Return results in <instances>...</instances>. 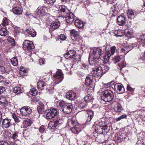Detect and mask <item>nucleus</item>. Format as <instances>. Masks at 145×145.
I'll return each mask as SVG.
<instances>
[{"label": "nucleus", "mask_w": 145, "mask_h": 145, "mask_svg": "<svg viewBox=\"0 0 145 145\" xmlns=\"http://www.w3.org/2000/svg\"><path fill=\"white\" fill-rule=\"evenodd\" d=\"M57 11L60 16L65 18L67 23L70 24L73 22L74 17L73 13L67 10L65 6H59Z\"/></svg>", "instance_id": "obj_1"}, {"label": "nucleus", "mask_w": 145, "mask_h": 145, "mask_svg": "<svg viewBox=\"0 0 145 145\" xmlns=\"http://www.w3.org/2000/svg\"><path fill=\"white\" fill-rule=\"evenodd\" d=\"M102 49L100 48H94L89 54V61L90 65H95L101 56H102Z\"/></svg>", "instance_id": "obj_2"}, {"label": "nucleus", "mask_w": 145, "mask_h": 145, "mask_svg": "<svg viewBox=\"0 0 145 145\" xmlns=\"http://www.w3.org/2000/svg\"><path fill=\"white\" fill-rule=\"evenodd\" d=\"M109 67L106 65H101V66H96L93 68V76L97 78L95 80L100 79L102 76L108 70Z\"/></svg>", "instance_id": "obj_3"}, {"label": "nucleus", "mask_w": 145, "mask_h": 145, "mask_svg": "<svg viewBox=\"0 0 145 145\" xmlns=\"http://www.w3.org/2000/svg\"><path fill=\"white\" fill-rule=\"evenodd\" d=\"M67 124L71 127V130L73 133L78 134L81 131V126L76 121L75 118H70L68 120Z\"/></svg>", "instance_id": "obj_4"}, {"label": "nucleus", "mask_w": 145, "mask_h": 145, "mask_svg": "<svg viewBox=\"0 0 145 145\" xmlns=\"http://www.w3.org/2000/svg\"><path fill=\"white\" fill-rule=\"evenodd\" d=\"M103 95L101 96V99L105 102L112 101L114 98L113 93L110 90L106 89L102 92Z\"/></svg>", "instance_id": "obj_5"}, {"label": "nucleus", "mask_w": 145, "mask_h": 145, "mask_svg": "<svg viewBox=\"0 0 145 145\" xmlns=\"http://www.w3.org/2000/svg\"><path fill=\"white\" fill-rule=\"evenodd\" d=\"M59 106L63 112L66 114H69L72 111L73 107L70 103H65L63 101H61L58 103Z\"/></svg>", "instance_id": "obj_6"}, {"label": "nucleus", "mask_w": 145, "mask_h": 145, "mask_svg": "<svg viewBox=\"0 0 145 145\" xmlns=\"http://www.w3.org/2000/svg\"><path fill=\"white\" fill-rule=\"evenodd\" d=\"M46 118L51 119L56 116L58 114L57 110L55 108H51L46 110Z\"/></svg>", "instance_id": "obj_7"}, {"label": "nucleus", "mask_w": 145, "mask_h": 145, "mask_svg": "<svg viewBox=\"0 0 145 145\" xmlns=\"http://www.w3.org/2000/svg\"><path fill=\"white\" fill-rule=\"evenodd\" d=\"M23 48L25 50H27L32 53L35 48V46L33 42L31 41L25 40L23 43Z\"/></svg>", "instance_id": "obj_8"}, {"label": "nucleus", "mask_w": 145, "mask_h": 145, "mask_svg": "<svg viewBox=\"0 0 145 145\" xmlns=\"http://www.w3.org/2000/svg\"><path fill=\"white\" fill-rule=\"evenodd\" d=\"M56 84H58L61 82L63 78V74L61 70H58L56 72L55 75L53 76Z\"/></svg>", "instance_id": "obj_9"}, {"label": "nucleus", "mask_w": 145, "mask_h": 145, "mask_svg": "<svg viewBox=\"0 0 145 145\" xmlns=\"http://www.w3.org/2000/svg\"><path fill=\"white\" fill-rule=\"evenodd\" d=\"M109 46H106L105 48V55L106 56H107V57L108 58L112 55L114 54L116 50V47L115 46H112L109 49Z\"/></svg>", "instance_id": "obj_10"}, {"label": "nucleus", "mask_w": 145, "mask_h": 145, "mask_svg": "<svg viewBox=\"0 0 145 145\" xmlns=\"http://www.w3.org/2000/svg\"><path fill=\"white\" fill-rule=\"evenodd\" d=\"M32 110L28 106H24L20 109V112L22 115L24 116L29 115L31 113Z\"/></svg>", "instance_id": "obj_11"}, {"label": "nucleus", "mask_w": 145, "mask_h": 145, "mask_svg": "<svg viewBox=\"0 0 145 145\" xmlns=\"http://www.w3.org/2000/svg\"><path fill=\"white\" fill-rule=\"evenodd\" d=\"M98 124L102 127H103L105 133H107L109 132L110 129V127L106 121H100Z\"/></svg>", "instance_id": "obj_12"}, {"label": "nucleus", "mask_w": 145, "mask_h": 145, "mask_svg": "<svg viewBox=\"0 0 145 145\" xmlns=\"http://www.w3.org/2000/svg\"><path fill=\"white\" fill-rule=\"evenodd\" d=\"M115 90L119 93H123L125 91L124 88L123 86L120 83L116 84L114 86Z\"/></svg>", "instance_id": "obj_13"}, {"label": "nucleus", "mask_w": 145, "mask_h": 145, "mask_svg": "<svg viewBox=\"0 0 145 145\" xmlns=\"http://www.w3.org/2000/svg\"><path fill=\"white\" fill-rule=\"evenodd\" d=\"M71 37L74 41H76L79 37V32L74 29H72L71 32Z\"/></svg>", "instance_id": "obj_14"}, {"label": "nucleus", "mask_w": 145, "mask_h": 145, "mask_svg": "<svg viewBox=\"0 0 145 145\" xmlns=\"http://www.w3.org/2000/svg\"><path fill=\"white\" fill-rule=\"evenodd\" d=\"M66 96L67 99L71 100H74L76 98V93L71 91L67 92Z\"/></svg>", "instance_id": "obj_15"}, {"label": "nucleus", "mask_w": 145, "mask_h": 145, "mask_svg": "<svg viewBox=\"0 0 145 145\" xmlns=\"http://www.w3.org/2000/svg\"><path fill=\"white\" fill-rule=\"evenodd\" d=\"M76 54V52L73 50L69 51L64 55L65 57L67 59H71L74 57Z\"/></svg>", "instance_id": "obj_16"}, {"label": "nucleus", "mask_w": 145, "mask_h": 145, "mask_svg": "<svg viewBox=\"0 0 145 145\" xmlns=\"http://www.w3.org/2000/svg\"><path fill=\"white\" fill-rule=\"evenodd\" d=\"M87 113L88 116L86 124L88 125L91 123V121L93 116V112L91 110H89L87 111Z\"/></svg>", "instance_id": "obj_17"}, {"label": "nucleus", "mask_w": 145, "mask_h": 145, "mask_svg": "<svg viewBox=\"0 0 145 145\" xmlns=\"http://www.w3.org/2000/svg\"><path fill=\"white\" fill-rule=\"evenodd\" d=\"M95 127V130L96 132L99 134H106L107 133H105L104 132V130L103 129V127H102L98 123L95 124L93 125V127Z\"/></svg>", "instance_id": "obj_18"}, {"label": "nucleus", "mask_w": 145, "mask_h": 145, "mask_svg": "<svg viewBox=\"0 0 145 145\" xmlns=\"http://www.w3.org/2000/svg\"><path fill=\"white\" fill-rule=\"evenodd\" d=\"M93 76V75H88L86 77L85 80V84L87 86L92 85Z\"/></svg>", "instance_id": "obj_19"}, {"label": "nucleus", "mask_w": 145, "mask_h": 145, "mask_svg": "<svg viewBox=\"0 0 145 145\" xmlns=\"http://www.w3.org/2000/svg\"><path fill=\"white\" fill-rule=\"evenodd\" d=\"M125 22V17L122 16H118L117 19V23L120 25L122 26Z\"/></svg>", "instance_id": "obj_20"}, {"label": "nucleus", "mask_w": 145, "mask_h": 145, "mask_svg": "<svg viewBox=\"0 0 145 145\" xmlns=\"http://www.w3.org/2000/svg\"><path fill=\"white\" fill-rule=\"evenodd\" d=\"M46 8L45 7H39L36 11L37 15H43L46 13Z\"/></svg>", "instance_id": "obj_21"}, {"label": "nucleus", "mask_w": 145, "mask_h": 145, "mask_svg": "<svg viewBox=\"0 0 145 145\" xmlns=\"http://www.w3.org/2000/svg\"><path fill=\"white\" fill-rule=\"evenodd\" d=\"M60 26V23L59 22H52L50 25V29L53 31L55 29L58 28Z\"/></svg>", "instance_id": "obj_22"}, {"label": "nucleus", "mask_w": 145, "mask_h": 145, "mask_svg": "<svg viewBox=\"0 0 145 145\" xmlns=\"http://www.w3.org/2000/svg\"><path fill=\"white\" fill-rule=\"evenodd\" d=\"M46 87L47 84L44 82L39 81L37 83L38 88L39 90L45 89Z\"/></svg>", "instance_id": "obj_23"}, {"label": "nucleus", "mask_w": 145, "mask_h": 145, "mask_svg": "<svg viewBox=\"0 0 145 145\" xmlns=\"http://www.w3.org/2000/svg\"><path fill=\"white\" fill-rule=\"evenodd\" d=\"M10 120L8 119H4L2 122L3 127L5 128H8L11 125Z\"/></svg>", "instance_id": "obj_24"}, {"label": "nucleus", "mask_w": 145, "mask_h": 145, "mask_svg": "<svg viewBox=\"0 0 145 145\" xmlns=\"http://www.w3.org/2000/svg\"><path fill=\"white\" fill-rule=\"evenodd\" d=\"M124 33L126 36L129 38L133 37V31L131 29H126L124 30Z\"/></svg>", "instance_id": "obj_25"}, {"label": "nucleus", "mask_w": 145, "mask_h": 145, "mask_svg": "<svg viewBox=\"0 0 145 145\" xmlns=\"http://www.w3.org/2000/svg\"><path fill=\"white\" fill-rule=\"evenodd\" d=\"M74 24L76 27L78 28H81L84 25L83 22L79 20H76L74 22Z\"/></svg>", "instance_id": "obj_26"}, {"label": "nucleus", "mask_w": 145, "mask_h": 145, "mask_svg": "<svg viewBox=\"0 0 145 145\" xmlns=\"http://www.w3.org/2000/svg\"><path fill=\"white\" fill-rule=\"evenodd\" d=\"M25 31L27 34L32 37H34L36 35V33L35 31L33 29H27Z\"/></svg>", "instance_id": "obj_27"}, {"label": "nucleus", "mask_w": 145, "mask_h": 145, "mask_svg": "<svg viewBox=\"0 0 145 145\" xmlns=\"http://www.w3.org/2000/svg\"><path fill=\"white\" fill-rule=\"evenodd\" d=\"M114 110L116 112H121L122 110V108L120 104H117L115 105Z\"/></svg>", "instance_id": "obj_28"}, {"label": "nucleus", "mask_w": 145, "mask_h": 145, "mask_svg": "<svg viewBox=\"0 0 145 145\" xmlns=\"http://www.w3.org/2000/svg\"><path fill=\"white\" fill-rule=\"evenodd\" d=\"M13 12L16 14H20L22 13L21 9L18 7H15L13 8Z\"/></svg>", "instance_id": "obj_29"}, {"label": "nucleus", "mask_w": 145, "mask_h": 145, "mask_svg": "<svg viewBox=\"0 0 145 145\" xmlns=\"http://www.w3.org/2000/svg\"><path fill=\"white\" fill-rule=\"evenodd\" d=\"M32 121L29 119H26L24 121L23 124L24 127H27L31 125Z\"/></svg>", "instance_id": "obj_30"}, {"label": "nucleus", "mask_w": 145, "mask_h": 145, "mask_svg": "<svg viewBox=\"0 0 145 145\" xmlns=\"http://www.w3.org/2000/svg\"><path fill=\"white\" fill-rule=\"evenodd\" d=\"M127 15L128 17L131 19H133L135 17L134 12L132 10L129 9L128 10Z\"/></svg>", "instance_id": "obj_31"}, {"label": "nucleus", "mask_w": 145, "mask_h": 145, "mask_svg": "<svg viewBox=\"0 0 145 145\" xmlns=\"http://www.w3.org/2000/svg\"><path fill=\"white\" fill-rule=\"evenodd\" d=\"M7 33L6 29L4 28H1L0 26V35L1 36H5Z\"/></svg>", "instance_id": "obj_32"}, {"label": "nucleus", "mask_w": 145, "mask_h": 145, "mask_svg": "<svg viewBox=\"0 0 145 145\" xmlns=\"http://www.w3.org/2000/svg\"><path fill=\"white\" fill-rule=\"evenodd\" d=\"M11 62L14 66H16L18 64V60L16 57H13L11 59Z\"/></svg>", "instance_id": "obj_33"}, {"label": "nucleus", "mask_w": 145, "mask_h": 145, "mask_svg": "<svg viewBox=\"0 0 145 145\" xmlns=\"http://www.w3.org/2000/svg\"><path fill=\"white\" fill-rule=\"evenodd\" d=\"M20 73L23 76L27 75V73L25 68L23 67H21L20 68Z\"/></svg>", "instance_id": "obj_34"}, {"label": "nucleus", "mask_w": 145, "mask_h": 145, "mask_svg": "<svg viewBox=\"0 0 145 145\" xmlns=\"http://www.w3.org/2000/svg\"><path fill=\"white\" fill-rule=\"evenodd\" d=\"M118 7L116 5H113L111 8V10L113 12L112 14L114 15L117 12Z\"/></svg>", "instance_id": "obj_35"}, {"label": "nucleus", "mask_w": 145, "mask_h": 145, "mask_svg": "<svg viewBox=\"0 0 145 145\" xmlns=\"http://www.w3.org/2000/svg\"><path fill=\"white\" fill-rule=\"evenodd\" d=\"M93 99V97L91 95L88 94L84 97L85 101H92Z\"/></svg>", "instance_id": "obj_36"}, {"label": "nucleus", "mask_w": 145, "mask_h": 145, "mask_svg": "<svg viewBox=\"0 0 145 145\" xmlns=\"http://www.w3.org/2000/svg\"><path fill=\"white\" fill-rule=\"evenodd\" d=\"M13 91L17 94H20L22 93L20 87H15L13 88Z\"/></svg>", "instance_id": "obj_37"}, {"label": "nucleus", "mask_w": 145, "mask_h": 145, "mask_svg": "<svg viewBox=\"0 0 145 145\" xmlns=\"http://www.w3.org/2000/svg\"><path fill=\"white\" fill-rule=\"evenodd\" d=\"M94 87L93 85L88 86L86 89V91L88 93L92 92L93 91Z\"/></svg>", "instance_id": "obj_38"}, {"label": "nucleus", "mask_w": 145, "mask_h": 145, "mask_svg": "<svg viewBox=\"0 0 145 145\" xmlns=\"http://www.w3.org/2000/svg\"><path fill=\"white\" fill-rule=\"evenodd\" d=\"M56 127L61 124L63 122V120L61 118H57L54 120Z\"/></svg>", "instance_id": "obj_39"}, {"label": "nucleus", "mask_w": 145, "mask_h": 145, "mask_svg": "<svg viewBox=\"0 0 145 145\" xmlns=\"http://www.w3.org/2000/svg\"><path fill=\"white\" fill-rule=\"evenodd\" d=\"M29 92L31 95L35 96L37 94V91L35 88H33L30 89Z\"/></svg>", "instance_id": "obj_40"}, {"label": "nucleus", "mask_w": 145, "mask_h": 145, "mask_svg": "<svg viewBox=\"0 0 145 145\" xmlns=\"http://www.w3.org/2000/svg\"><path fill=\"white\" fill-rule=\"evenodd\" d=\"M37 108L38 112L41 114L44 110V107L43 105H41L39 106Z\"/></svg>", "instance_id": "obj_41"}, {"label": "nucleus", "mask_w": 145, "mask_h": 145, "mask_svg": "<svg viewBox=\"0 0 145 145\" xmlns=\"http://www.w3.org/2000/svg\"><path fill=\"white\" fill-rule=\"evenodd\" d=\"M139 41L141 44H142V45L145 44V35H142L140 36Z\"/></svg>", "instance_id": "obj_42"}, {"label": "nucleus", "mask_w": 145, "mask_h": 145, "mask_svg": "<svg viewBox=\"0 0 145 145\" xmlns=\"http://www.w3.org/2000/svg\"><path fill=\"white\" fill-rule=\"evenodd\" d=\"M137 46V45H133V46H125L124 47L123 50L125 51V52H128L131 49H132V47H134L135 46Z\"/></svg>", "instance_id": "obj_43"}, {"label": "nucleus", "mask_w": 145, "mask_h": 145, "mask_svg": "<svg viewBox=\"0 0 145 145\" xmlns=\"http://www.w3.org/2000/svg\"><path fill=\"white\" fill-rule=\"evenodd\" d=\"M114 34L116 37H121L123 35L121 31L120 30L115 31L114 32Z\"/></svg>", "instance_id": "obj_44"}, {"label": "nucleus", "mask_w": 145, "mask_h": 145, "mask_svg": "<svg viewBox=\"0 0 145 145\" xmlns=\"http://www.w3.org/2000/svg\"><path fill=\"white\" fill-rule=\"evenodd\" d=\"M48 126L51 128L54 129L56 127L54 121H51L48 124Z\"/></svg>", "instance_id": "obj_45"}, {"label": "nucleus", "mask_w": 145, "mask_h": 145, "mask_svg": "<svg viewBox=\"0 0 145 145\" xmlns=\"http://www.w3.org/2000/svg\"><path fill=\"white\" fill-rule=\"evenodd\" d=\"M10 21L8 20L7 18H4L3 20V24L4 26L8 25L10 22Z\"/></svg>", "instance_id": "obj_46"}, {"label": "nucleus", "mask_w": 145, "mask_h": 145, "mask_svg": "<svg viewBox=\"0 0 145 145\" xmlns=\"http://www.w3.org/2000/svg\"><path fill=\"white\" fill-rule=\"evenodd\" d=\"M120 60V58L119 56H115L112 59L113 62L116 63L118 62Z\"/></svg>", "instance_id": "obj_47"}, {"label": "nucleus", "mask_w": 145, "mask_h": 145, "mask_svg": "<svg viewBox=\"0 0 145 145\" xmlns=\"http://www.w3.org/2000/svg\"><path fill=\"white\" fill-rule=\"evenodd\" d=\"M8 41L11 43V44L12 46H14L15 45V42L14 39L11 37H9L7 39Z\"/></svg>", "instance_id": "obj_48"}, {"label": "nucleus", "mask_w": 145, "mask_h": 145, "mask_svg": "<svg viewBox=\"0 0 145 145\" xmlns=\"http://www.w3.org/2000/svg\"><path fill=\"white\" fill-rule=\"evenodd\" d=\"M118 65L120 67V69H121L123 67H124L126 65L124 61L120 62L119 63Z\"/></svg>", "instance_id": "obj_49"}, {"label": "nucleus", "mask_w": 145, "mask_h": 145, "mask_svg": "<svg viewBox=\"0 0 145 145\" xmlns=\"http://www.w3.org/2000/svg\"><path fill=\"white\" fill-rule=\"evenodd\" d=\"M127 117V115H122L121 116L118 118H117L116 119V121H120L121 120L124 118H126Z\"/></svg>", "instance_id": "obj_50"}, {"label": "nucleus", "mask_w": 145, "mask_h": 145, "mask_svg": "<svg viewBox=\"0 0 145 145\" xmlns=\"http://www.w3.org/2000/svg\"><path fill=\"white\" fill-rule=\"evenodd\" d=\"M12 116L16 122H19L20 121L19 120L18 118L17 117L16 115L15 114H12Z\"/></svg>", "instance_id": "obj_51"}, {"label": "nucleus", "mask_w": 145, "mask_h": 145, "mask_svg": "<svg viewBox=\"0 0 145 145\" xmlns=\"http://www.w3.org/2000/svg\"><path fill=\"white\" fill-rule=\"evenodd\" d=\"M6 101H7V99L5 97H2L0 98V102L2 104L5 103Z\"/></svg>", "instance_id": "obj_52"}, {"label": "nucleus", "mask_w": 145, "mask_h": 145, "mask_svg": "<svg viewBox=\"0 0 145 145\" xmlns=\"http://www.w3.org/2000/svg\"><path fill=\"white\" fill-rule=\"evenodd\" d=\"M58 38L60 40H65L66 38L64 35L61 34L59 36Z\"/></svg>", "instance_id": "obj_53"}, {"label": "nucleus", "mask_w": 145, "mask_h": 145, "mask_svg": "<svg viewBox=\"0 0 145 145\" xmlns=\"http://www.w3.org/2000/svg\"><path fill=\"white\" fill-rule=\"evenodd\" d=\"M46 2L48 4L52 5L56 1V0H45Z\"/></svg>", "instance_id": "obj_54"}, {"label": "nucleus", "mask_w": 145, "mask_h": 145, "mask_svg": "<svg viewBox=\"0 0 145 145\" xmlns=\"http://www.w3.org/2000/svg\"><path fill=\"white\" fill-rule=\"evenodd\" d=\"M53 86H50L47 85V87L45 89L48 91L50 92L52 91L53 89Z\"/></svg>", "instance_id": "obj_55"}, {"label": "nucleus", "mask_w": 145, "mask_h": 145, "mask_svg": "<svg viewBox=\"0 0 145 145\" xmlns=\"http://www.w3.org/2000/svg\"><path fill=\"white\" fill-rule=\"evenodd\" d=\"M45 128L43 125L41 126L39 129V132L41 133H43L44 131Z\"/></svg>", "instance_id": "obj_56"}, {"label": "nucleus", "mask_w": 145, "mask_h": 145, "mask_svg": "<svg viewBox=\"0 0 145 145\" xmlns=\"http://www.w3.org/2000/svg\"><path fill=\"white\" fill-rule=\"evenodd\" d=\"M5 71V67L2 66H0V73H4Z\"/></svg>", "instance_id": "obj_57"}, {"label": "nucleus", "mask_w": 145, "mask_h": 145, "mask_svg": "<svg viewBox=\"0 0 145 145\" xmlns=\"http://www.w3.org/2000/svg\"><path fill=\"white\" fill-rule=\"evenodd\" d=\"M18 137V133L15 132L14 133L12 136V138L13 139H16Z\"/></svg>", "instance_id": "obj_58"}, {"label": "nucleus", "mask_w": 145, "mask_h": 145, "mask_svg": "<svg viewBox=\"0 0 145 145\" xmlns=\"http://www.w3.org/2000/svg\"><path fill=\"white\" fill-rule=\"evenodd\" d=\"M21 29L18 27H16L15 28V31L16 33H19L20 32Z\"/></svg>", "instance_id": "obj_59"}, {"label": "nucleus", "mask_w": 145, "mask_h": 145, "mask_svg": "<svg viewBox=\"0 0 145 145\" xmlns=\"http://www.w3.org/2000/svg\"><path fill=\"white\" fill-rule=\"evenodd\" d=\"M0 145H9L7 142L4 141H0Z\"/></svg>", "instance_id": "obj_60"}, {"label": "nucleus", "mask_w": 145, "mask_h": 145, "mask_svg": "<svg viewBox=\"0 0 145 145\" xmlns=\"http://www.w3.org/2000/svg\"><path fill=\"white\" fill-rule=\"evenodd\" d=\"M5 90V88L3 87H0V95L3 93Z\"/></svg>", "instance_id": "obj_61"}, {"label": "nucleus", "mask_w": 145, "mask_h": 145, "mask_svg": "<svg viewBox=\"0 0 145 145\" xmlns=\"http://www.w3.org/2000/svg\"><path fill=\"white\" fill-rule=\"evenodd\" d=\"M39 63L40 65H43L45 63V61L43 59H39Z\"/></svg>", "instance_id": "obj_62"}, {"label": "nucleus", "mask_w": 145, "mask_h": 145, "mask_svg": "<svg viewBox=\"0 0 145 145\" xmlns=\"http://www.w3.org/2000/svg\"><path fill=\"white\" fill-rule=\"evenodd\" d=\"M85 103H81L79 105V106L80 108H83L85 107Z\"/></svg>", "instance_id": "obj_63"}, {"label": "nucleus", "mask_w": 145, "mask_h": 145, "mask_svg": "<svg viewBox=\"0 0 145 145\" xmlns=\"http://www.w3.org/2000/svg\"><path fill=\"white\" fill-rule=\"evenodd\" d=\"M142 121L143 122V124H145V116H142L141 117Z\"/></svg>", "instance_id": "obj_64"}]
</instances>
